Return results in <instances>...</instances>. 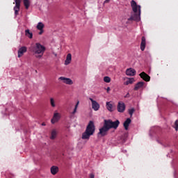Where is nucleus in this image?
<instances>
[{"label":"nucleus","mask_w":178,"mask_h":178,"mask_svg":"<svg viewBox=\"0 0 178 178\" xmlns=\"http://www.w3.org/2000/svg\"><path fill=\"white\" fill-rule=\"evenodd\" d=\"M31 52H33L38 59H41L44 53L45 52V47L44 45L40 44V43L37 42L35 45H32L29 47Z\"/></svg>","instance_id":"7ed1b4c3"},{"label":"nucleus","mask_w":178,"mask_h":178,"mask_svg":"<svg viewBox=\"0 0 178 178\" xmlns=\"http://www.w3.org/2000/svg\"><path fill=\"white\" fill-rule=\"evenodd\" d=\"M131 6L132 8L134 14L131 15V17L128 18V22H140V15H141V6L137 5L136 1L132 0L131 1Z\"/></svg>","instance_id":"f03ea898"},{"label":"nucleus","mask_w":178,"mask_h":178,"mask_svg":"<svg viewBox=\"0 0 178 178\" xmlns=\"http://www.w3.org/2000/svg\"><path fill=\"white\" fill-rule=\"evenodd\" d=\"M15 6L14 7V11L15 16L19 15V11L20 10V3L22 0H15Z\"/></svg>","instance_id":"423d86ee"},{"label":"nucleus","mask_w":178,"mask_h":178,"mask_svg":"<svg viewBox=\"0 0 178 178\" xmlns=\"http://www.w3.org/2000/svg\"><path fill=\"white\" fill-rule=\"evenodd\" d=\"M37 29L38 30H44V24H42V22H39L37 25Z\"/></svg>","instance_id":"4be33fe9"},{"label":"nucleus","mask_w":178,"mask_h":178,"mask_svg":"<svg viewBox=\"0 0 178 178\" xmlns=\"http://www.w3.org/2000/svg\"><path fill=\"white\" fill-rule=\"evenodd\" d=\"M94 177H95V175H94L93 173L90 175V178H94Z\"/></svg>","instance_id":"c756f323"},{"label":"nucleus","mask_w":178,"mask_h":178,"mask_svg":"<svg viewBox=\"0 0 178 178\" xmlns=\"http://www.w3.org/2000/svg\"><path fill=\"white\" fill-rule=\"evenodd\" d=\"M145 84V82L143 81H140L138 83L136 84L134 87V90L135 91H138L140 88H143L144 87V85Z\"/></svg>","instance_id":"ddd939ff"},{"label":"nucleus","mask_w":178,"mask_h":178,"mask_svg":"<svg viewBox=\"0 0 178 178\" xmlns=\"http://www.w3.org/2000/svg\"><path fill=\"white\" fill-rule=\"evenodd\" d=\"M72 62V54H68L65 61V65H69Z\"/></svg>","instance_id":"f3484780"},{"label":"nucleus","mask_w":178,"mask_h":178,"mask_svg":"<svg viewBox=\"0 0 178 178\" xmlns=\"http://www.w3.org/2000/svg\"><path fill=\"white\" fill-rule=\"evenodd\" d=\"M51 140H55V138H56V130L54 129L51 131V135L50 137Z\"/></svg>","instance_id":"412c9836"},{"label":"nucleus","mask_w":178,"mask_h":178,"mask_svg":"<svg viewBox=\"0 0 178 178\" xmlns=\"http://www.w3.org/2000/svg\"><path fill=\"white\" fill-rule=\"evenodd\" d=\"M50 105L52 108H55V106H56V104H55V99L52 97L50 98Z\"/></svg>","instance_id":"b1692460"},{"label":"nucleus","mask_w":178,"mask_h":178,"mask_svg":"<svg viewBox=\"0 0 178 178\" xmlns=\"http://www.w3.org/2000/svg\"><path fill=\"white\" fill-rule=\"evenodd\" d=\"M59 80H61L63 83L65 84H67L68 86H72L73 84V81L70 79V78H66L65 76H60Z\"/></svg>","instance_id":"6e6552de"},{"label":"nucleus","mask_w":178,"mask_h":178,"mask_svg":"<svg viewBox=\"0 0 178 178\" xmlns=\"http://www.w3.org/2000/svg\"><path fill=\"white\" fill-rule=\"evenodd\" d=\"M126 74L127 76H136V70L133 69V68H128L126 70Z\"/></svg>","instance_id":"9b49d317"},{"label":"nucleus","mask_w":178,"mask_h":178,"mask_svg":"<svg viewBox=\"0 0 178 178\" xmlns=\"http://www.w3.org/2000/svg\"><path fill=\"white\" fill-rule=\"evenodd\" d=\"M145 45H146L145 37L143 36L141 39V43H140L141 51H144L145 49Z\"/></svg>","instance_id":"dca6fc26"},{"label":"nucleus","mask_w":178,"mask_h":178,"mask_svg":"<svg viewBox=\"0 0 178 178\" xmlns=\"http://www.w3.org/2000/svg\"><path fill=\"white\" fill-rule=\"evenodd\" d=\"M50 170H51V175L55 176V175H56V173L59 172V168L58 166L53 165L51 167Z\"/></svg>","instance_id":"4468645a"},{"label":"nucleus","mask_w":178,"mask_h":178,"mask_svg":"<svg viewBox=\"0 0 178 178\" xmlns=\"http://www.w3.org/2000/svg\"><path fill=\"white\" fill-rule=\"evenodd\" d=\"M44 33V29L40 30L39 35H41Z\"/></svg>","instance_id":"c85d7f7f"},{"label":"nucleus","mask_w":178,"mask_h":178,"mask_svg":"<svg viewBox=\"0 0 178 178\" xmlns=\"http://www.w3.org/2000/svg\"><path fill=\"white\" fill-rule=\"evenodd\" d=\"M104 81L105 83H111V77H109V76H104Z\"/></svg>","instance_id":"a878e982"},{"label":"nucleus","mask_w":178,"mask_h":178,"mask_svg":"<svg viewBox=\"0 0 178 178\" xmlns=\"http://www.w3.org/2000/svg\"><path fill=\"white\" fill-rule=\"evenodd\" d=\"M128 80L124 83V86H129V84H133L135 80L134 78H127Z\"/></svg>","instance_id":"a211bd4d"},{"label":"nucleus","mask_w":178,"mask_h":178,"mask_svg":"<svg viewBox=\"0 0 178 178\" xmlns=\"http://www.w3.org/2000/svg\"><path fill=\"white\" fill-rule=\"evenodd\" d=\"M136 109H134V108L129 109V114L130 115L131 117L133 116V113H134Z\"/></svg>","instance_id":"bb28decb"},{"label":"nucleus","mask_w":178,"mask_h":178,"mask_svg":"<svg viewBox=\"0 0 178 178\" xmlns=\"http://www.w3.org/2000/svg\"><path fill=\"white\" fill-rule=\"evenodd\" d=\"M106 108L108 109V111H109V112H112V109L113 108V105H112V104H111V102H106Z\"/></svg>","instance_id":"aec40b11"},{"label":"nucleus","mask_w":178,"mask_h":178,"mask_svg":"<svg viewBox=\"0 0 178 178\" xmlns=\"http://www.w3.org/2000/svg\"><path fill=\"white\" fill-rule=\"evenodd\" d=\"M79 104H80V102H76L75 107L74 108V111L72 112V115H74L76 113V112H77V108H79Z\"/></svg>","instance_id":"393cba45"},{"label":"nucleus","mask_w":178,"mask_h":178,"mask_svg":"<svg viewBox=\"0 0 178 178\" xmlns=\"http://www.w3.org/2000/svg\"><path fill=\"white\" fill-rule=\"evenodd\" d=\"M25 52H27V47H22L21 48H19L18 50V58H22Z\"/></svg>","instance_id":"9d476101"},{"label":"nucleus","mask_w":178,"mask_h":178,"mask_svg":"<svg viewBox=\"0 0 178 178\" xmlns=\"http://www.w3.org/2000/svg\"><path fill=\"white\" fill-rule=\"evenodd\" d=\"M130 123H131V120L130 118H127L123 124V126L125 130H129V126H130Z\"/></svg>","instance_id":"2eb2a0df"},{"label":"nucleus","mask_w":178,"mask_h":178,"mask_svg":"<svg viewBox=\"0 0 178 178\" xmlns=\"http://www.w3.org/2000/svg\"><path fill=\"white\" fill-rule=\"evenodd\" d=\"M25 35L28 37V38H33V33L30 32V29L25 30Z\"/></svg>","instance_id":"6ab92c4d"},{"label":"nucleus","mask_w":178,"mask_h":178,"mask_svg":"<svg viewBox=\"0 0 178 178\" xmlns=\"http://www.w3.org/2000/svg\"><path fill=\"white\" fill-rule=\"evenodd\" d=\"M94 133H95V125L94 124V122L90 121L85 132L82 134V139L90 140V137H91Z\"/></svg>","instance_id":"20e7f679"},{"label":"nucleus","mask_w":178,"mask_h":178,"mask_svg":"<svg viewBox=\"0 0 178 178\" xmlns=\"http://www.w3.org/2000/svg\"><path fill=\"white\" fill-rule=\"evenodd\" d=\"M42 126H45V122H42Z\"/></svg>","instance_id":"72a5a7b5"},{"label":"nucleus","mask_w":178,"mask_h":178,"mask_svg":"<svg viewBox=\"0 0 178 178\" xmlns=\"http://www.w3.org/2000/svg\"><path fill=\"white\" fill-rule=\"evenodd\" d=\"M175 129L176 131H177V130H178V120H177L175 122Z\"/></svg>","instance_id":"cd10ccee"},{"label":"nucleus","mask_w":178,"mask_h":178,"mask_svg":"<svg viewBox=\"0 0 178 178\" xmlns=\"http://www.w3.org/2000/svg\"><path fill=\"white\" fill-rule=\"evenodd\" d=\"M89 99L92 102V109L94 111H95V112H97V111H99V108H100L99 104H98L97 102V101L93 100V99L91 98V97H90Z\"/></svg>","instance_id":"0eeeda50"},{"label":"nucleus","mask_w":178,"mask_h":178,"mask_svg":"<svg viewBox=\"0 0 178 178\" xmlns=\"http://www.w3.org/2000/svg\"><path fill=\"white\" fill-rule=\"evenodd\" d=\"M119 124H120V122L118 120L115 122L111 120H104V125L101 129H99L98 134H100L102 137H105L111 129H118V127H119Z\"/></svg>","instance_id":"f257e3e1"},{"label":"nucleus","mask_w":178,"mask_h":178,"mask_svg":"<svg viewBox=\"0 0 178 178\" xmlns=\"http://www.w3.org/2000/svg\"><path fill=\"white\" fill-rule=\"evenodd\" d=\"M139 76L144 80V81H150L151 80V76L144 72H141Z\"/></svg>","instance_id":"1a4fd4ad"},{"label":"nucleus","mask_w":178,"mask_h":178,"mask_svg":"<svg viewBox=\"0 0 178 178\" xmlns=\"http://www.w3.org/2000/svg\"><path fill=\"white\" fill-rule=\"evenodd\" d=\"M106 91H107V92H109L111 91V88L108 87L107 89H106Z\"/></svg>","instance_id":"2f4dec72"},{"label":"nucleus","mask_w":178,"mask_h":178,"mask_svg":"<svg viewBox=\"0 0 178 178\" xmlns=\"http://www.w3.org/2000/svg\"><path fill=\"white\" fill-rule=\"evenodd\" d=\"M109 1H111V0H105V3H108V2H109Z\"/></svg>","instance_id":"473e14b6"},{"label":"nucleus","mask_w":178,"mask_h":178,"mask_svg":"<svg viewBox=\"0 0 178 178\" xmlns=\"http://www.w3.org/2000/svg\"><path fill=\"white\" fill-rule=\"evenodd\" d=\"M24 5L26 9H29L30 8V1L29 0H24Z\"/></svg>","instance_id":"5701e85b"},{"label":"nucleus","mask_w":178,"mask_h":178,"mask_svg":"<svg viewBox=\"0 0 178 178\" xmlns=\"http://www.w3.org/2000/svg\"><path fill=\"white\" fill-rule=\"evenodd\" d=\"M118 112L123 113L126 111V104L123 102H119L117 106Z\"/></svg>","instance_id":"39448f33"},{"label":"nucleus","mask_w":178,"mask_h":178,"mask_svg":"<svg viewBox=\"0 0 178 178\" xmlns=\"http://www.w3.org/2000/svg\"><path fill=\"white\" fill-rule=\"evenodd\" d=\"M60 119V116L59 115L58 113H55L54 114L53 118L51 119V122L54 124V123H56Z\"/></svg>","instance_id":"f8f14e48"},{"label":"nucleus","mask_w":178,"mask_h":178,"mask_svg":"<svg viewBox=\"0 0 178 178\" xmlns=\"http://www.w3.org/2000/svg\"><path fill=\"white\" fill-rule=\"evenodd\" d=\"M129 97H130V94L127 93L125 96L124 98H129Z\"/></svg>","instance_id":"7c9ffc66"}]
</instances>
